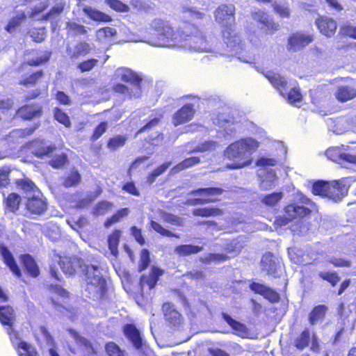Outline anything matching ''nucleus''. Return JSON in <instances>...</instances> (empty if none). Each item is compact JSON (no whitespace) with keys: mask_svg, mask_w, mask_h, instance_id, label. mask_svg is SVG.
Instances as JSON below:
<instances>
[{"mask_svg":"<svg viewBox=\"0 0 356 356\" xmlns=\"http://www.w3.org/2000/svg\"><path fill=\"white\" fill-rule=\"evenodd\" d=\"M182 31L175 32L168 22L156 18L150 23L149 29L140 31L138 41L157 47H175L181 43Z\"/></svg>","mask_w":356,"mask_h":356,"instance_id":"f257e3e1","label":"nucleus"},{"mask_svg":"<svg viewBox=\"0 0 356 356\" xmlns=\"http://www.w3.org/2000/svg\"><path fill=\"white\" fill-rule=\"evenodd\" d=\"M258 147L259 143L252 138H243L230 144L225 150V156L234 163L228 165V168H241L251 164L250 156Z\"/></svg>","mask_w":356,"mask_h":356,"instance_id":"f03ea898","label":"nucleus"},{"mask_svg":"<svg viewBox=\"0 0 356 356\" xmlns=\"http://www.w3.org/2000/svg\"><path fill=\"white\" fill-rule=\"evenodd\" d=\"M348 191V186L343 184L341 179H316L312 184L314 195L327 197L335 202L341 201L347 195Z\"/></svg>","mask_w":356,"mask_h":356,"instance_id":"7ed1b4c3","label":"nucleus"},{"mask_svg":"<svg viewBox=\"0 0 356 356\" xmlns=\"http://www.w3.org/2000/svg\"><path fill=\"white\" fill-rule=\"evenodd\" d=\"M265 76L283 97H287L290 104H296L300 102L302 95L299 89L296 88L295 80L287 81L284 77L273 72H267Z\"/></svg>","mask_w":356,"mask_h":356,"instance_id":"20e7f679","label":"nucleus"},{"mask_svg":"<svg viewBox=\"0 0 356 356\" xmlns=\"http://www.w3.org/2000/svg\"><path fill=\"white\" fill-rule=\"evenodd\" d=\"M24 3L32 6L27 13L19 11L13 17L5 27L9 33H13L25 22L27 16L31 18H35L37 15L44 10L49 5V0H24Z\"/></svg>","mask_w":356,"mask_h":356,"instance_id":"39448f33","label":"nucleus"},{"mask_svg":"<svg viewBox=\"0 0 356 356\" xmlns=\"http://www.w3.org/2000/svg\"><path fill=\"white\" fill-rule=\"evenodd\" d=\"M121 79L126 83H129L131 87L129 88L127 86L118 83L114 86L115 92L122 93L130 98H138L140 96V83L142 81L140 76L130 70H124L121 74Z\"/></svg>","mask_w":356,"mask_h":356,"instance_id":"423d86ee","label":"nucleus"},{"mask_svg":"<svg viewBox=\"0 0 356 356\" xmlns=\"http://www.w3.org/2000/svg\"><path fill=\"white\" fill-rule=\"evenodd\" d=\"M222 35L225 43L229 48V52L232 55L238 57L243 62L252 63L254 61V57L252 54H243L244 44L241 42L240 37L234 32L232 29H224Z\"/></svg>","mask_w":356,"mask_h":356,"instance_id":"0eeeda50","label":"nucleus"},{"mask_svg":"<svg viewBox=\"0 0 356 356\" xmlns=\"http://www.w3.org/2000/svg\"><path fill=\"white\" fill-rule=\"evenodd\" d=\"M195 33H188L186 30L182 31L181 43L178 47H183L185 49L195 52H208L211 51V47L206 42L202 34L194 28Z\"/></svg>","mask_w":356,"mask_h":356,"instance_id":"6e6552de","label":"nucleus"},{"mask_svg":"<svg viewBox=\"0 0 356 356\" xmlns=\"http://www.w3.org/2000/svg\"><path fill=\"white\" fill-rule=\"evenodd\" d=\"M310 210L302 205L291 204L286 206L284 209V214L276 218L275 222L278 226H285L289 222L296 220V222H302L300 219L308 216Z\"/></svg>","mask_w":356,"mask_h":356,"instance_id":"1a4fd4ad","label":"nucleus"},{"mask_svg":"<svg viewBox=\"0 0 356 356\" xmlns=\"http://www.w3.org/2000/svg\"><path fill=\"white\" fill-rule=\"evenodd\" d=\"M83 274L85 275L87 284L95 286L97 292L104 293L106 291V281L99 266L87 264L84 266Z\"/></svg>","mask_w":356,"mask_h":356,"instance_id":"9d476101","label":"nucleus"},{"mask_svg":"<svg viewBox=\"0 0 356 356\" xmlns=\"http://www.w3.org/2000/svg\"><path fill=\"white\" fill-rule=\"evenodd\" d=\"M26 206V216L35 218V216L42 215L47 209V201L42 197V195H32L27 197Z\"/></svg>","mask_w":356,"mask_h":356,"instance_id":"9b49d317","label":"nucleus"},{"mask_svg":"<svg viewBox=\"0 0 356 356\" xmlns=\"http://www.w3.org/2000/svg\"><path fill=\"white\" fill-rule=\"evenodd\" d=\"M235 6L233 4H222L215 11V19L225 29H232L235 22Z\"/></svg>","mask_w":356,"mask_h":356,"instance_id":"f8f14e48","label":"nucleus"},{"mask_svg":"<svg viewBox=\"0 0 356 356\" xmlns=\"http://www.w3.org/2000/svg\"><path fill=\"white\" fill-rule=\"evenodd\" d=\"M344 150H347V149L344 148V145H342L341 147H330L326 150L325 155L328 159L345 168H347L346 164H356V155L347 154Z\"/></svg>","mask_w":356,"mask_h":356,"instance_id":"ddd939ff","label":"nucleus"},{"mask_svg":"<svg viewBox=\"0 0 356 356\" xmlns=\"http://www.w3.org/2000/svg\"><path fill=\"white\" fill-rule=\"evenodd\" d=\"M260 266L262 271L274 277L280 276L281 272V261L273 253L267 252L263 254Z\"/></svg>","mask_w":356,"mask_h":356,"instance_id":"4468645a","label":"nucleus"},{"mask_svg":"<svg viewBox=\"0 0 356 356\" xmlns=\"http://www.w3.org/2000/svg\"><path fill=\"white\" fill-rule=\"evenodd\" d=\"M251 15L253 20L257 23L258 27L264 32L273 33L279 29V24L264 11L259 9L254 10L251 13Z\"/></svg>","mask_w":356,"mask_h":356,"instance_id":"2eb2a0df","label":"nucleus"},{"mask_svg":"<svg viewBox=\"0 0 356 356\" xmlns=\"http://www.w3.org/2000/svg\"><path fill=\"white\" fill-rule=\"evenodd\" d=\"M59 265L65 274L73 275L76 273H83L86 264L81 258L73 256L65 257L59 262Z\"/></svg>","mask_w":356,"mask_h":356,"instance_id":"dca6fc26","label":"nucleus"},{"mask_svg":"<svg viewBox=\"0 0 356 356\" xmlns=\"http://www.w3.org/2000/svg\"><path fill=\"white\" fill-rule=\"evenodd\" d=\"M277 163V161L275 159L259 157L256 161L257 166L260 168L258 175L259 178H277L274 170L271 169V167L276 165Z\"/></svg>","mask_w":356,"mask_h":356,"instance_id":"f3484780","label":"nucleus"},{"mask_svg":"<svg viewBox=\"0 0 356 356\" xmlns=\"http://www.w3.org/2000/svg\"><path fill=\"white\" fill-rule=\"evenodd\" d=\"M313 35L304 32L293 33L289 38L290 49L297 51L307 46L313 41Z\"/></svg>","mask_w":356,"mask_h":356,"instance_id":"a211bd4d","label":"nucleus"},{"mask_svg":"<svg viewBox=\"0 0 356 356\" xmlns=\"http://www.w3.org/2000/svg\"><path fill=\"white\" fill-rule=\"evenodd\" d=\"M0 254L5 264L9 268L10 271L18 278L22 277V271L17 265L13 254L4 244H0Z\"/></svg>","mask_w":356,"mask_h":356,"instance_id":"6ab92c4d","label":"nucleus"},{"mask_svg":"<svg viewBox=\"0 0 356 356\" xmlns=\"http://www.w3.org/2000/svg\"><path fill=\"white\" fill-rule=\"evenodd\" d=\"M250 289L255 293L263 296L271 302H277L280 300V295L273 289L259 282H252Z\"/></svg>","mask_w":356,"mask_h":356,"instance_id":"aec40b11","label":"nucleus"},{"mask_svg":"<svg viewBox=\"0 0 356 356\" xmlns=\"http://www.w3.org/2000/svg\"><path fill=\"white\" fill-rule=\"evenodd\" d=\"M124 333L135 348L140 349L143 347V340L141 334L134 325H125L124 327Z\"/></svg>","mask_w":356,"mask_h":356,"instance_id":"412c9836","label":"nucleus"},{"mask_svg":"<svg viewBox=\"0 0 356 356\" xmlns=\"http://www.w3.org/2000/svg\"><path fill=\"white\" fill-rule=\"evenodd\" d=\"M42 113V106L35 104L32 105H24L17 110V115L24 120H32L39 118Z\"/></svg>","mask_w":356,"mask_h":356,"instance_id":"4be33fe9","label":"nucleus"},{"mask_svg":"<svg viewBox=\"0 0 356 356\" xmlns=\"http://www.w3.org/2000/svg\"><path fill=\"white\" fill-rule=\"evenodd\" d=\"M316 24L320 32L327 37H331L336 31V22L327 17H321L316 20Z\"/></svg>","mask_w":356,"mask_h":356,"instance_id":"5701e85b","label":"nucleus"},{"mask_svg":"<svg viewBox=\"0 0 356 356\" xmlns=\"http://www.w3.org/2000/svg\"><path fill=\"white\" fill-rule=\"evenodd\" d=\"M67 332L71 335V337L74 339L76 343L82 347L87 353L86 356L95 355L97 354L96 350L88 339L81 336L75 330L72 328L67 329Z\"/></svg>","mask_w":356,"mask_h":356,"instance_id":"b1692460","label":"nucleus"},{"mask_svg":"<svg viewBox=\"0 0 356 356\" xmlns=\"http://www.w3.org/2000/svg\"><path fill=\"white\" fill-rule=\"evenodd\" d=\"M194 115L193 105L186 104L181 107L173 116V123L175 126L190 121Z\"/></svg>","mask_w":356,"mask_h":356,"instance_id":"393cba45","label":"nucleus"},{"mask_svg":"<svg viewBox=\"0 0 356 356\" xmlns=\"http://www.w3.org/2000/svg\"><path fill=\"white\" fill-rule=\"evenodd\" d=\"M162 309L165 320L173 325L180 324L181 321V316L180 313L176 309L175 305L165 302L163 305Z\"/></svg>","mask_w":356,"mask_h":356,"instance_id":"a878e982","label":"nucleus"},{"mask_svg":"<svg viewBox=\"0 0 356 356\" xmlns=\"http://www.w3.org/2000/svg\"><path fill=\"white\" fill-rule=\"evenodd\" d=\"M183 17L188 21L202 19L204 16V13L193 6L191 2L186 1L180 6Z\"/></svg>","mask_w":356,"mask_h":356,"instance_id":"bb28decb","label":"nucleus"},{"mask_svg":"<svg viewBox=\"0 0 356 356\" xmlns=\"http://www.w3.org/2000/svg\"><path fill=\"white\" fill-rule=\"evenodd\" d=\"M222 319L236 332V334L241 337H245L248 332L246 325L235 319L229 314L222 312Z\"/></svg>","mask_w":356,"mask_h":356,"instance_id":"cd10ccee","label":"nucleus"},{"mask_svg":"<svg viewBox=\"0 0 356 356\" xmlns=\"http://www.w3.org/2000/svg\"><path fill=\"white\" fill-rule=\"evenodd\" d=\"M20 260L24 268L33 277H37L40 275L39 267L34 258L30 254H22Z\"/></svg>","mask_w":356,"mask_h":356,"instance_id":"c85d7f7f","label":"nucleus"},{"mask_svg":"<svg viewBox=\"0 0 356 356\" xmlns=\"http://www.w3.org/2000/svg\"><path fill=\"white\" fill-rule=\"evenodd\" d=\"M15 319L14 310L10 306L0 307V322L9 326L8 334L11 335L10 330L13 331L12 325Z\"/></svg>","mask_w":356,"mask_h":356,"instance_id":"c756f323","label":"nucleus"},{"mask_svg":"<svg viewBox=\"0 0 356 356\" xmlns=\"http://www.w3.org/2000/svg\"><path fill=\"white\" fill-rule=\"evenodd\" d=\"M18 187H19L25 193L26 198L31 197L32 195H41L40 191L31 179H17Z\"/></svg>","mask_w":356,"mask_h":356,"instance_id":"7c9ffc66","label":"nucleus"},{"mask_svg":"<svg viewBox=\"0 0 356 356\" xmlns=\"http://www.w3.org/2000/svg\"><path fill=\"white\" fill-rule=\"evenodd\" d=\"M337 100L345 102L356 97V89L350 86H339L335 93Z\"/></svg>","mask_w":356,"mask_h":356,"instance_id":"2f4dec72","label":"nucleus"},{"mask_svg":"<svg viewBox=\"0 0 356 356\" xmlns=\"http://www.w3.org/2000/svg\"><path fill=\"white\" fill-rule=\"evenodd\" d=\"M203 250L202 246L192 244H183L177 245L175 248V252L180 257H186L197 254Z\"/></svg>","mask_w":356,"mask_h":356,"instance_id":"473e14b6","label":"nucleus"},{"mask_svg":"<svg viewBox=\"0 0 356 356\" xmlns=\"http://www.w3.org/2000/svg\"><path fill=\"white\" fill-rule=\"evenodd\" d=\"M91 49L90 45L86 42H80L74 49L67 47V53L72 58H76L80 56L86 55Z\"/></svg>","mask_w":356,"mask_h":356,"instance_id":"72a5a7b5","label":"nucleus"},{"mask_svg":"<svg viewBox=\"0 0 356 356\" xmlns=\"http://www.w3.org/2000/svg\"><path fill=\"white\" fill-rule=\"evenodd\" d=\"M328 308L325 305L315 306L309 314V321L312 325H314L320 320H323Z\"/></svg>","mask_w":356,"mask_h":356,"instance_id":"f704fd0d","label":"nucleus"},{"mask_svg":"<svg viewBox=\"0 0 356 356\" xmlns=\"http://www.w3.org/2000/svg\"><path fill=\"white\" fill-rule=\"evenodd\" d=\"M117 31L111 27L99 29L96 32L97 40L100 43L106 44L111 42L112 38L116 35Z\"/></svg>","mask_w":356,"mask_h":356,"instance_id":"c9c22d12","label":"nucleus"},{"mask_svg":"<svg viewBox=\"0 0 356 356\" xmlns=\"http://www.w3.org/2000/svg\"><path fill=\"white\" fill-rule=\"evenodd\" d=\"M220 245L226 253L235 255L242 249L243 245L238 239H232L222 241Z\"/></svg>","mask_w":356,"mask_h":356,"instance_id":"e433bc0d","label":"nucleus"},{"mask_svg":"<svg viewBox=\"0 0 356 356\" xmlns=\"http://www.w3.org/2000/svg\"><path fill=\"white\" fill-rule=\"evenodd\" d=\"M66 29L68 34L73 37L85 35L88 33V31L91 30L90 28L84 26L74 22H67Z\"/></svg>","mask_w":356,"mask_h":356,"instance_id":"4c0bfd02","label":"nucleus"},{"mask_svg":"<svg viewBox=\"0 0 356 356\" xmlns=\"http://www.w3.org/2000/svg\"><path fill=\"white\" fill-rule=\"evenodd\" d=\"M63 9L64 4L61 2L57 3L50 9L48 13L42 15V19L46 21L50 20L51 22H55L56 23L59 19L60 15L63 13Z\"/></svg>","mask_w":356,"mask_h":356,"instance_id":"58836bf2","label":"nucleus"},{"mask_svg":"<svg viewBox=\"0 0 356 356\" xmlns=\"http://www.w3.org/2000/svg\"><path fill=\"white\" fill-rule=\"evenodd\" d=\"M83 11L90 19L95 21L107 22L111 20V17L108 15L91 7L85 8Z\"/></svg>","mask_w":356,"mask_h":356,"instance_id":"ea45409f","label":"nucleus"},{"mask_svg":"<svg viewBox=\"0 0 356 356\" xmlns=\"http://www.w3.org/2000/svg\"><path fill=\"white\" fill-rule=\"evenodd\" d=\"M121 236V231L115 229L108 237V248L113 256H117L118 253V245Z\"/></svg>","mask_w":356,"mask_h":356,"instance_id":"a19ab883","label":"nucleus"},{"mask_svg":"<svg viewBox=\"0 0 356 356\" xmlns=\"http://www.w3.org/2000/svg\"><path fill=\"white\" fill-rule=\"evenodd\" d=\"M200 162V158L197 156H193L186 159L180 163L172 168L170 170V175H175L177 172L183 170L188 167L193 166Z\"/></svg>","mask_w":356,"mask_h":356,"instance_id":"79ce46f5","label":"nucleus"},{"mask_svg":"<svg viewBox=\"0 0 356 356\" xmlns=\"http://www.w3.org/2000/svg\"><path fill=\"white\" fill-rule=\"evenodd\" d=\"M21 197L17 193H10L6 199V209L10 212L16 213L19 209Z\"/></svg>","mask_w":356,"mask_h":356,"instance_id":"37998d69","label":"nucleus"},{"mask_svg":"<svg viewBox=\"0 0 356 356\" xmlns=\"http://www.w3.org/2000/svg\"><path fill=\"white\" fill-rule=\"evenodd\" d=\"M229 259V257L226 254L219 253H209L207 255L201 257L200 261L204 264H211L212 262L219 264Z\"/></svg>","mask_w":356,"mask_h":356,"instance_id":"c03bdc74","label":"nucleus"},{"mask_svg":"<svg viewBox=\"0 0 356 356\" xmlns=\"http://www.w3.org/2000/svg\"><path fill=\"white\" fill-rule=\"evenodd\" d=\"M17 351L19 356H38L35 348L24 341L18 343Z\"/></svg>","mask_w":356,"mask_h":356,"instance_id":"a18cd8bd","label":"nucleus"},{"mask_svg":"<svg viewBox=\"0 0 356 356\" xmlns=\"http://www.w3.org/2000/svg\"><path fill=\"white\" fill-rule=\"evenodd\" d=\"M223 192V189L219 187L200 188L197 190L192 191L190 193L194 195H208L213 196L220 195Z\"/></svg>","mask_w":356,"mask_h":356,"instance_id":"49530a36","label":"nucleus"},{"mask_svg":"<svg viewBox=\"0 0 356 356\" xmlns=\"http://www.w3.org/2000/svg\"><path fill=\"white\" fill-rule=\"evenodd\" d=\"M310 341V333L309 330H304L300 336L295 340V346L298 350H303L307 347Z\"/></svg>","mask_w":356,"mask_h":356,"instance_id":"de8ad7c7","label":"nucleus"},{"mask_svg":"<svg viewBox=\"0 0 356 356\" xmlns=\"http://www.w3.org/2000/svg\"><path fill=\"white\" fill-rule=\"evenodd\" d=\"M27 34L33 41L40 43L44 40L47 31L45 28H33L28 31Z\"/></svg>","mask_w":356,"mask_h":356,"instance_id":"09e8293b","label":"nucleus"},{"mask_svg":"<svg viewBox=\"0 0 356 356\" xmlns=\"http://www.w3.org/2000/svg\"><path fill=\"white\" fill-rule=\"evenodd\" d=\"M102 193L101 189H97L95 191L90 192L87 195L78 201L76 205L78 208L83 209L90 204Z\"/></svg>","mask_w":356,"mask_h":356,"instance_id":"8fccbe9b","label":"nucleus"},{"mask_svg":"<svg viewBox=\"0 0 356 356\" xmlns=\"http://www.w3.org/2000/svg\"><path fill=\"white\" fill-rule=\"evenodd\" d=\"M150 226L154 231H156L157 233L160 234L162 236L168 237L179 238V234L173 233L171 231L163 227L161 225H160L159 222L154 220H151Z\"/></svg>","mask_w":356,"mask_h":356,"instance_id":"3c124183","label":"nucleus"},{"mask_svg":"<svg viewBox=\"0 0 356 356\" xmlns=\"http://www.w3.org/2000/svg\"><path fill=\"white\" fill-rule=\"evenodd\" d=\"M193 213L194 216H197L209 217V216H216V215L222 213V211L220 209H217V208L204 207V208H200V209H195L193 211Z\"/></svg>","mask_w":356,"mask_h":356,"instance_id":"603ef678","label":"nucleus"},{"mask_svg":"<svg viewBox=\"0 0 356 356\" xmlns=\"http://www.w3.org/2000/svg\"><path fill=\"white\" fill-rule=\"evenodd\" d=\"M318 276L330 283L333 286L340 281V277L336 272L321 271L318 273Z\"/></svg>","mask_w":356,"mask_h":356,"instance_id":"864d4df0","label":"nucleus"},{"mask_svg":"<svg viewBox=\"0 0 356 356\" xmlns=\"http://www.w3.org/2000/svg\"><path fill=\"white\" fill-rule=\"evenodd\" d=\"M282 192H274L265 195L262 198V202L267 206H274L282 198Z\"/></svg>","mask_w":356,"mask_h":356,"instance_id":"5fc2aeb1","label":"nucleus"},{"mask_svg":"<svg viewBox=\"0 0 356 356\" xmlns=\"http://www.w3.org/2000/svg\"><path fill=\"white\" fill-rule=\"evenodd\" d=\"M105 350L108 356H124V351L113 341L106 343Z\"/></svg>","mask_w":356,"mask_h":356,"instance_id":"6e6d98bb","label":"nucleus"},{"mask_svg":"<svg viewBox=\"0 0 356 356\" xmlns=\"http://www.w3.org/2000/svg\"><path fill=\"white\" fill-rule=\"evenodd\" d=\"M131 5L139 11L150 13L154 10V6L143 0H131Z\"/></svg>","mask_w":356,"mask_h":356,"instance_id":"4d7b16f0","label":"nucleus"},{"mask_svg":"<svg viewBox=\"0 0 356 356\" xmlns=\"http://www.w3.org/2000/svg\"><path fill=\"white\" fill-rule=\"evenodd\" d=\"M127 141V137L124 136L118 135L109 139L107 146L109 149L115 150L118 148L122 147Z\"/></svg>","mask_w":356,"mask_h":356,"instance_id":"13d9d810","label":"nucleus"},{"mask_svg":"<svg viewBox=\"0 0 356 356\" xmlns=\"http://www.w3.org/2000/svg\"><path fill=\"white\" fill-rule=\"evenodd\" d=\"M67 162V156L65 154L56 155L50 161L49 164L54 168H60Z\"/></svg>","mask_w":356,"mask_h":356,"instance_id":"bf43d9fd","label":"nucleus"},{"mask_svg":"<svg viewBox=\"0 0 356 356\" xmlns=\"http://www.w3.org/2000/svg\"><path fill=\"white\" fill-rule=\"evenodd\" d=\"M150 264L149 252L147 249H143L140 253V261L139 264V271L145 270Z\"/></svg>","mask_w":356,"mask_h":356,"instance_id":"052dcab7","label":"nucleus"},{"mask_svg":"<svg viewBox=\"0 0 356 356\" xmlns=\"http://www.w3.org/2000/svg\"><path fill=\"white\" fill-rule=\"evenodd\" d=\"M106 3L112 9L119 12H127L129 11V6L123 3L120 0H106Z\"/></svg>","mask_w":356,"mask_h":356,"instance_id":"680f3d73","label":"nucleus"},{"mask_svg":"<svg viewBox=\"0 0 356 356\" xmlns=\"http://www.w3.org/2000/svg\"><path fill=\"white\" fill-rule=\"evenodd\" d=\"M162 217L164 221L173 225L181 226L183 222L180 217L168 212H163Z\"/></svg>","mask_w":356,"mask_h":356,"instance_id":"e2e57ef3","label":"nucleus"},{"mask_svg":"<svg viewBox=\"0 0 356 356\" xmlns=\"http://www.w3.org/2000/svg\"><path fill=\"white\" fill-rule=\"evenodd\" d=\"M113 204L108 201H101L97 204L95 208L94 213L96 215H103L106 211L111 209Z\"/></svg>","mask_w":356,"mask_h":356,"instance_id":"0e129e2a","label":"nucleus"},{"mask_svg":"<svg viewBox=\"0 0 356 356\" xmlns=\"http://www.w3.org/2000/svg\"><path fill=\"white\" fill-rule=\"evenodd\" d=\"M275 11L282 17L288 18L290 16V10L286 3H275L273 6Z\"/></svg>","mask_w":356,"mask_h":356,"instance_id":"69168bd1","label":"nucleus"},{"mask_svg":"<svg viewBox=\"0 0 356 356\" xmlns=\"http://www.w3.org/2000/svg\"><path fill=\"white\" fill-rule=\"evenodd\" d=\"M54 118L58 122L64 124L65 127L70 125L69 117L58 108H56L55 109Z\"/></svg>","mask_w":356,"mask_h":356,"instance_id":"338daca9","label":"nucleus"},{"mask_svg":"<svg viewBox=\"0 0 356 356\" xmlns=\"http://www.w3.org/2000/svg\"><path fill=\"white\" fill-rule=\"evenodd\" d=\"M56 149L54 145L49 146H42L33 151V153L38 157H43L48 156L50 153Z\"/></svg>","mask_w":356,"mask_h":356,"instance_id":"774afa93","label":"nucleus"}]
</instances>
